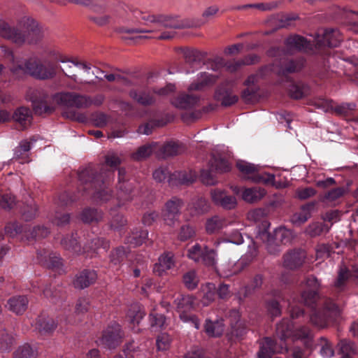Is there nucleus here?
Returning a JSON list of instances; mask_svg holds the SVG:
<instances>
[{"mask_svg":"<svg viewBox=\"0 0 358 358\" xmlns=\"http://www.w3.org/2000/svg\"><path fill=\"white\" fill-rule=\"evenodd\" d=\"M209 164L211 166L212 171L220 173L228 172L231 169V165L228 161L221 157H216L215 155L211 157Z\"/></svg>","mask_w":358,"mask_h":358,"instance_id":"43","label":"nucleus"},{"mask_svg":"<svg viewBox=\"0 0 358 358\" xmlns=\"http://www.w3.org/2000/svg\"><path fill=\"white\" fill-rule=\"evenodd\" d=\"M69 3L90 7L94 11L98 12L106 7L105 0H66Z\"/></svg>","mask_w":358,"mask_h":358,"instance_id":"53","label":"nucleus"},{"mask_svg":"<svg viewBox=\"0 0 358 358\" xmlns=\"http://www.w3.org/2000/svg\"><path fill=\"white\" fill-rule=\"evenodd\" d=\"M37 213L38 206L34 201H31L22 210V217L26 221L34 219L36 216Z\"/></svg>","mask_w":358,"mask_h":358,"instance_id":"61","label":"nucleus"},{"mask_svg":"<svg viewBox=\"0 0 358 358\" xmlns=\"http://www.w3.org/2000/svg\"><path fill=\"white\" fill-rule=\"evenodd\" d=\"M342 41V37L337 29H326L318 33L315 36L313 43L315 48L322 47H336Z\"/></svg>","mask_w":358,"mask_h":358,"instance_id":"10","label":"nucleus"},{"mask_svg":"<svg viewBox=\"0 0 358 358\" xmlns=\"http://www.w3.org/2000/svg\"><path fill=\"white\" fill-rule=\"evenodd\" d=\"M38 262L48 268H58L62 265V259L47 251H41L37 253Z\"/></svg>","mask_w":358,"mask_h":358,"instance_id":"31","label":"nucleus"},{"mask_svg":"<svg viewBox=\"0 0 358 358\" xmlns=\"http://www.w3.org/2000/svg\"><path fill=\"white\" fill-rule=\"evenodd\" d=\"M145 315L144 311L138 303L132 304L127 314L129 322L133 325L139 324Z\"/></svg>","mask_w":358,"mask_h":358,"instance_id":"45","label":"nucleus"},{"mask_svg":"<svg viewBox=\"0 0 358 358\" xmlns=\"http://www.w3.org/2000/svg\"><path fill=\"white\" fill-rule=\"evenodd\" d=\"M159 151V155L162 158H166L182 153L185 148L178 142L170 141L162 146Z\"/></svg>","mask_w":358,"mask_h":358,"instance_id":"30","label":"nucleus"},{"mask_svg":"<svg viewBox=\"0 0 358 358\" xmlns=\"http://www.w3.org/2000/svg\"><path fill=\"white\" fill-rule=\"evenodd\" d=\"M105 163L110 168L116 169L122 163V158L117 152L110 151L105 156Z\"/></svg>","mask_w":358,"mask_h":358,"instance_id":"64","label":"nucleus"},{"mask_svg":"<svg viewBox=\"0 0 358 358\" xmlns=\"http://www.w3.org/2000/svg\"><path fill=\"white\" fill-rule=\"evenodd\" d=\"M199 101L198 96L182 94L173 99L171 103L177 108L188 110L196 106Z\"/></svg>","mask_w":358,"mask_h":358,"instance_id":"23","label":"nucleus"},{"mask_svg":"<svg viewBox=\"0 0 358 358\" xmlns=\"http://www.w3.org/2000/svg\"><path fill=\"white\" fill-rule=\"evenodd\" d=\"M80 218L85 223L97 222L103 218V213L96 209L86 208L82 212Z\"/></svg>","mask_w":358,"mask_h":358,"instance_id":"51","label":"nucleus"},{"mask_svg":"<svg viewBox=\"0 0 358 358\" xmlns=\"http://www.w3.org/2000/svg\"><path fill=\"white\" fill-rule=\"evenodd\" d=\"M236 166L243 174L247 176L249 178H251L255 182H266L274 178L273 175H267V178L263 176H257L260 167L258 165L245 161H238Z\"/></svg>","mask_w":358,"mask_h":358,"instance_id":"13","label":"nucleus"},{"mask_svg":"<svg viewBox=\"0 0 358 358\" xmlns=\"http://www.w3.org/2000/svg\"><path fill=\"white\" fill-rule=\"evenodd\" d=\"M71 107L87 108L92 105V98L72 92Z\"/></svg>","mask_w":358,"mask_h":358,"instance_id":"59","label":"nucleus"},{"mask_svg":"<svg viewBox=\"0 0 358 358\" xmlns=\"http://www.w3.org/2000/svg\"><path fill=\"white\" fill-rule=\"evenodd\" d=\"M304 64L305 60L301 57L295 60H283L280 62V73L286 74L299 71L303 67Z\"/></svg>","mask_w":358,"mask_h":358,"instance_id":"33","label":"nucleus"},{"mask_svg":"<svg viewBox=\"0 0 358 358\" xmlns=\"http://www.w3.org/2000/svg\"><path fill=\"white\" fill-rule=\"evenodd\" d=\"M36 350L28 344L19 347L14 356L15 358H36Z\"/></svg>","mask_w":358,"mask_h":358,"instance_id":"58","label":"nucleus"},{"mask_svg":"<svg viewBox=\"0 0 358 358\" xmlns=\"http://www.w3.org/2000/svg\"><path fill=\"white\" fill-rule=\"evenodd\" d=\"M125 169L120 168L118 169V194L115 199L117 203L115 208H120L124 204L125 201L131 199V194L133 192V183L131 181L126 180L124 176Z\"/></svg>","mask_w":358,"mask_h":358,"instance_id":"11","label":"nucleus"},{"mask_svg":"<svg viewBox=\"0 0 358 358\" xmlns=\"http://www.w3.org/2000/svg\"><path fill=\"white\" fill-rule=\"evenodd\" d=\"M183 55L186 63L189 65L197 67L201 64V55L198 50L187 49L184 50Z\"/></svg>","mask_w":358,"mask_h":358,"instance_id":"54","label":"nucleus"},{"mask_svg":"<svg viewBox=\"0 0 358 358\" xmlns=\"http://www.w3.org/2000/svg\"><path fill=\"white\" fill-rule=\"evenodd\" d=\"M306 289L301 294V301L307 306L315 303L318 296L320 283L315 276H308L306 279Z\"/></svg>","mask_w":358,"mask_h":358,"instance_id":"12","label":"nucleus"},{"mask_svg":"<svg viewBox=\"0 0 358 358\" xmlns=\"http://www.w3.org/2000/svg\"><path fill=\"white\" fill-rule=\"evenodd\" d=\"M0 36L17 45L36 43L43 36V31L38 23L29 16L20 18L15 25L0 22Z\"/></svg>","mask_w":358,"mask_h":358,"instance_id":"1","label":"nucleus"},{"mask_svg":"<svg viewBox=\"0 0 358 358\" xmlns=\"http://www.w3.org/2000/svg\"><path fill=\"white\" fill-rule=\"evenodd\" d=\"M285 45L289 51L295 50L309 52L313 50V44L301 36H292L288 37L285 41Z\"/></svg>","mask_w":358,"mask_h":358,"instance_id":"19","label":"nucleus"},{"mask_svg":"<svg viewBox=\"0 0 358 358\" xmlns=\"http://www.w3.org/2000/svg\"><path fill=\"white\" fill-rule=\"evenodd\" d=\"M287 350V345L281 344L278 347L271 338L266 337L260 343L257 356L258 358H270L273 353H283Z\"/></svg>","mask_w":358,"mask_h":358,"instance_id":"16","label":"nucleus"},{"mask_svg":"<svg viewBox=\"0 0 358 358\" xmlns=\"http://www.w3.org/2000/svg\"><path fill=\"white\" fill-rule=\"evenodd\" d=\"M182 282L186 288L193 290L198 286L199 279L196 271L191 270L183 275Z\"/></svg>","mask_w":358,"mask_h":358,"instance_id":"56","label":"nucleus"},{"mask_svg":"<svg viewBox=\"0 0 358 358\" xmlns=\"http://www.w3.org/2000/svg\"><path fill=\"white\" fill-rule=\"evenodd\" d=\"M216 80V76L208 73H201L196 82L192 83L188 87L189 91H199L203 90L205 87L214 83Z\"/></svg>","mask_w":358,"mask_h":358,"instance_id":"35","label":"nucleus"},{"mask_svg":"<svg viewBox=\"0 0 358 358\" xmlns=\"http://www.w3.org/2000/svg\"><path fill=\"white\" fill-rule=\"evenodd\" d=\"M111 15H104L100 17H92V20L98 25L103 26L108 22H110V20L115 17H119L122 15L124 9L122 4H119L116 8H108Z\"/></svg>","mask_w":358,"mask_h":358,"instance_id":"41","label":"nucleus"},{"mask_svg":"<svg viewBox=\"0 0 358 358\" xmlns=\"http://www.w3.org/2000/svg\"><path fill=\"white\" fill-rule=\"evenodd\" d=\"M93 199L97 203H106L110 199L115 200L112 199L111 191L104 181L101 183V187H98L96 189L93 194Z\"/></svg>","mask_w":358,"mask_h":358,"instance_id":"39","label":"nucleus"},{"mask_svg":"<svg viewBox=\"0 0 358 358\" xmlns=\"http://www.w3.org/2000/svg\"><path fill=\"white\" fill-rule=\"evenodd\" d=\"M216 257L215 251L205 246L201 262L207 266H214L216 264Z\"/></svg>","mask_w":358,"mask_h":358,"instance_id":"63","label":"nucleus"},{"mask_svg":"<svg viewBox=\"0 0 358 358\" xmlns=\"http://www.w3.org/2000/svg\"><path fill=\"white\" fill-rule=\"evenodd\" d=\"M97 278L94 271L85 270L79 273L74 280V286L76 288L84 289L93 283Z\"/></svg>","mask_w":358,"mask_h":358,"instance_id":"29","label":"nucleus"},{"mask_svg":"<svg viewBox=\"0 0 358 358\" xmlns=\"http://www.w3.org/2000/svg\"><path fill=\"white\" fill-rule=\"evenodd\" d=\"M259 57L255 54L248 55L241 59L229 61L224 64V68L229 72L233 73L244 65H251L259 62Z\"/></svg>","mask_w":358,"mask_h":358,"instance_id":"26","label":"nucleus"},{"mask_svg":"<svg viewBox=\"0 0 358 358\" xmlns=\"http://www.w3.org/2000/svg\"><path fill=\"white\" fill-rule=\"evenodd\" d=\"M61 244L65 250H70L74 253H80L81 248L78 244L77 234H72L71 236L64 237Z\"/></svg>","mask_w":358,"mask_h":358,"instance_id":"52","label":"nucleus"},{"mask_svg":"<svg viewBox=\"0 0 358 358\" xmlns=\"http://www.w3.org/2000/svg\"><path fill=\"white\" fill-rule=\"evenodd\" d=\"M276 333L281 341L292 337L294 340H302L307 343L312 338L311 331L308 328L301 327L294 330L293 322L288 319H283L277 324Z\"/></svg>","mask_w":358,"mask_h":358,"instance_id":"5","label":"nucleus"},{"mask_svg":"<svg viewBox=\"0 0 358 358\" xmlns=\"http://www.w3.org/2000/svg\"><path fill=\"white\" fill-rule=\"evenodd\" d=\"M13 118L23 128H25L31 123V111L27 108L21 107L15 111L13 115Z\"/></svg>","mask_w":358,"mask_h":358,"instance_id":"46","label":"nucleus"},{"mask_svg":"<svg viewBox=\"0 0 358 358\" xmlns=\"http://www.w3.org/2000/svg\"><path fill=\"white\" fill-rule=\"evenodd\" d=\"M78 179L83 184L89 183V187H93L96 189L98 187H101L103 182L102 176H94V171L91 168H87L78 173Z\"/></svg>","mask_w":358,"mask_h":358,"instance_id":"25","label":"nucleus"},{"mask_svg":"<svg viewBox=\"0 0 358 358\" xmlns=\"http://www.w3.org/2000/svg\"><path fill=\"white\" fill-rule=\"evenodd\" d=\"M259 236L262 240L266 239V248L268 253L275 255L280 252L281 249L278 244L279 242L275 239V237H271L266 230L262 231Z\"/></svg>","mask_w":358,"mask_h":358,"instance_id":"47","label":"nucleus"},{"mask_svg":"<svg viewBox=\"0 0 358 358\" xmlns=\"http://www.w3.org/2000/svg\"><path fill=\"white\" fill-rule=\"evenodd\" d=\"M123 337L120 325L114 322L103 331L100 342L108 349H115L122 343Z\"/></svg>","mask_w":358,"mask_h":358,"instance_id":"9","label":"nucleus"},{"mask_svg":"<svg viewBox=\"0 0 358 358\" xmlns=\"http://www.w3.org/2000/svg\"><path fill=\"white\" fill-rule=\"evenodd\" d=\"M306 258L305 250L301 249L290 250L283 257V266L290 270L296 269L303 265Z\"/></svg>","mask_w":358,"mask_h":358,"instance_id":"14","label":"nucleus"},{"mask_svg":"<svg viewBox=\"0 0 358 358\" xmlns=\"http://www.w3.org/2000/svg\"><path fill=\"white\" fill-rule=\"evenodd\" d=\"M274 237L276 241L282 244H287L292 242L295 237V234L291 229L280 227L275 229Z\"/></svg>","mask_w":358,"mask_h":358,"instance_id":"48","label":"nucleus"},{"mask_svg":"<svg viewBox=\"0 0 358 358\" xmlns=\"http://www.w3.org/2000/svg\"><path fill=\"white\" fill-rule=\"evenodd\" d=\"M350 266L351 271L345 264L341 266L337 280L334 284L336 288L341 289L348 278H352L358 283V262L351 264Z\"/></svg>","mask_w":358,"mask_h":358,"instance_id":"17","label":"nucleus"},{"mask_svg":"<svg viewBox=\"0 0 358 358\" xmlns=\"http://www.w3.org/2000/svg\"><path fill=\"white\" fill-rule=\"evenodd\" d=\"M183 206L184 201L176 196L172 197L166 202L162 212V217L167 225L173 227L176 223L179 222V217Z\"/></svg>","mask_w":358,"mask_h":358,"instance_id":"8","label":"nucleus"},{"mask_svg":"<svg viewBox=\"0 0 358 358\" xmlns=\"http://www.w3.org/2000/svg\"><path fill=\"white\" fill-rule=\"evenodd\" d=\"M314 208V203H308L303 206L300 212L294 213L292 217V222L296 224L304 223L310 217L311 210Z\"/></svg>","mask_w":358,"mask_h":358,"instance_id":"44","label":"nucleus"},{"mask_svg":"<svg viewBox=\"0 0 358 358\" xmlns=\"http://www.w3.org/2000/svg\"><path fill=\"white\" fill-rule=\"evenodd\" d=\"M309 87L303 83L292 85L289 88L290 96L296 99H301L309 94Z\"/></svg>","mask_w":358,"mask_h":358,"instance_id":"55","label":"nucleus"},{"mask_svg":"<svg viewBox=\"0 0 358 358\" xmlns=\"http://www.w3.org/2000/svg\"><path fill=\"white\" fill-rule=\"evenodd\" d=\"M157 144L145 145L140 147L138 150L131 155L134 160H141L149 157L156 150Z\"/></svg>","mask_w":358,"mask_h":358,"instance_id":"57","label":"nucleus"},{"mask_svg":"<svg viewBox=\"0 0 358 358\" xmlns=\"http://www.w3.org/2000/svg\"><path fill=\"white\" fill-rule=\"evenodd\" d=\"M229 224H231V222L226 217L214 215L206 220V230L208 234H215Z\"/></svg>","mask_w":358,"mask_h":358,"instance_id":"27","label":"nucleus"},{"mask_svg":"<svg viewBox=\"0 0 358 358\" xmlns=\"http://www.w3.org/2000/svg\"><path fill=\"white\" fill-rule=\"evenodd\" d=\"M34 325L41 334L52 333L57 327L55 320L45 314L39 315Z\"/></svg>","mask_w":358,"mask_h":358,"instance_id":"24","label":"nucleus"},{"mask_svg":"<svg viewBox=\"0 0 358 358\" xmlns=\"http://www.w3.org/2000/svg\"><path fill=\"white\" fill-rule=\"evenodd\" d=\"M340 313L341 310L338 306L330 301L327 303L322 310L312 314L310 322L317 327L324 328L330 323L335 322Z\"/></svg>","mask_w":358,"mask_h":358,"instance_id":"7","label":"nucleus"},{"mask_svg":"<svg viewBox=\"0 0 358 358\" xmlns=\"http://www.w3.org/2000/svg\"><path fill=\"white\" fill-rule=\"evenodd\" d=\"M245 266L243 259L237 262L228 261L221 264L217 271L222 277L229 278L241 272Z\"/></svg>","mask_w":358,"mask_h":358,"instance_id":"21","label":"nucleus"},{"mask_svg":"<svg viewBox=\"0 0 358 358\" xmlns=\"http://www.w3.org/2000/svg\"><path fill=\"white\" fill-rule=\"evenodd\" d=\"M266 194L264 189L252 187L245 189L242 193L243 199L248 203H256L260 201Z\"/></svg>","mask_w":358,"mask_h":358,"instance_id":"36","label":"nucleus"},{"mask_svg":"<svg viewBox=\"0 0 358 358\" xmlns=\"http://www.w3.org/2000/svg\"><path fill=\"white\" fill-rule=\"evenodd\" d=\"M205 331L208 336L211 337H217L222 334L224 329V325L222 320L212 321L206 319L204 325Z\"/></svg>","mask_w":358,"mask_h":358,"instance_id":"34","label":"nucleus"},{"mask_svg":"<svg viewBox=\"0 0 358 358\" xmlns=\"http://www.w3.org/2000/svg\"><path fill=\"white\" fill-rule=\"evenodd\" d=\"M101 248L104 250H107L109 248V243L103 238L96 237L92 240L89 246L83 248V252H91L90 256L92 257L94 256L95 251Z\"/></svg>","mask_w":358,"mask_h":358,"instance_id":"49","label":"nucleus"},{"mask_svg":"<svg viewBox=\"0 0 358 358\" xmlns=\"http://www.w3.org/2000/svg\"><path fill=\"white\" fill-rule=\"evenodd\" d=\"M173 255L171 252L164 253L159 257L158 263H156L153 271L158 275H162L164 272L171 269L174 266Z\"/></svg>","mask_w":358,"mask_h":358,"instance_id":"28","label":"nucleus"},{"mask_svg":"<svg viewBox=\"0 0 358 358\" xmlns=\"http://www.w3.org/2000/svg\"><path fill=\"white\" fill-rule=\"evenodd\" d=\"M348 192L345 187H338L327 191L322 198V201L327 205L334 206L341 202L342 198Z\"/></svg>","mask_w":358,"mask_h":358,"instance_id":"22","label":"nucleus"},{"mask_svg":"<svg viewBox=\"0 0 358 358\" xmlns=\"http://www.w3.org/2000/svg\"><path fill=\"white\" fill-rule=\"evenodd\" d=\"M204 248H202L198 243H196L187 250V257L195 262H199L201 260Z\"/></svg>","mask_w":358,"mask_h":358,"instance_id":"62","label":"nucleus"},{"mask_svg":"<svg viewBox=\"0 0 358 358\" xmlns=\"http://www.w3.org/2000/svg\"><path fill=\"white\" fill-rule=\"evenodd\" d=\"M72 92H59L49 96L43 90L34 92L31 102L34 112L38 115L50 113L55 110V106L71 107Z\"/></svg>","mask_w":358,"mask_h":358,"instance_id":"3","label":"nucleus"},{"mask_svg":"<svg viewBox=\"0 0 358 358\" xmlns=\"http://www.w3.org/2000/svg\"><path fill=\"white\" fill-rule=\"evenodd\" d=\"M240 313L236 310H231L229 313V320L231 325L230 339L240 338L246 331L245 324L240 321Z\"/></svg>","mask_w":358,"mask_h":358,"instance_id":"18","label":"nucleus"},{"mask_svg":"<svg viewBox=\"0 0 358 358\" xmlns=\"http://www.w3.org/2000/svg\"><path fill=\"white\" fill-rule=\"evenodd\" d=\"M215 285L211 282H207L201 287V293L202 294L201 303L203 306H208L213 302L216 295Z\"/></svg>","mask_w":358,"mask_h":358,"instance_id":"37","label":"nucleus"},{"mask_svg":"<svg viewBox=\"0 0 358 358\" xmlns=\"http://www.w3.org/2000/svg\"><path fill=\"white\" fill-rule=\"evenodd\" d=\"M215 98L221 101L222 105L229 106L237 102L238 96L234 94L231 91L219 89L215 92Z\"/></svg>","mask_w":358,"mask_h":358,"instance_id":"40","label":"nucleus"},{"mask_svg":"<svg viewBox=\"0 0 358 358\" xmlns=\"http://www.w3.org/2000/svg\"><path fill=\"white\" fill-rule=\"evenodd\" d=\"M148 232L147 230H134L131 234L127 238V243L136 247L143 244L147 239Z\"/></svg>","mask_w":358,"mask_h":358,"instance_id":"50","label":"nucleus"},{"mask_svg":"<svg viewBox=\"0 0 358 358\" xmlns=\"http://www.w3.org/2000/svg\"><path fill=\"white\" fill-rule=\"evenodd\" d=\"M210 208L208 201L203 198H198L188 205V209L192 215L206 213L210 210Z\"/></svg>","mask_w":358,"mask_h":358,"instance_id":"38","label":"nucleus"},{"mask_svg":"<svg viewBox=\"0 0 358 358\" xmlns=\"http://www.w3.org/2000/svg\"><path fill=\"white\" fill-rule=\"evenodd\" d=\"M175 303L180 319L184 322H191L196 329H199V319L196 315L189 313L194 308L195 298L192 295H180L176 299Z\"/></svg>","mask_w":358,"mask_h":358,"instance_id":"6","label":"nucleus"},{"mask_svg":"<svg viewBox=\"0 0 358 358\" xmlns=\"http://www.w3.org/2000/svg\"><path fill=\"white\" fill-rule=\"evenodd\" d=\"M211 199L215 204L222 208L231 210L236 207V199L231 195H228L224 190L215 189L210 192Z\"/></svg>","mask_w":358,"mask_h":358,"instance_id":"15","label":"nucleus"},{"mask_svg":"<svg viewBox=\"0 0 358 358\" xmlns=\"http://www.w3.org/2000/svg\"><path fill=\"white\" fill-rule=\"evenodd\" d=\"M153 178L158 182L167 181L171 186L189 185L196 179V174L192 171H179L171 173L168 167L161 166L155 170Z\"/></svg>","mask_w":358,"mask_h":358,"instance_id":"4","label":"nucleus"},{"mask_svg":"<svg viewBox=\"0 0 358 358\" xmlns=\"http://www.w3.org/2000/svg\"><path fill=\"white\" fill-rule=\"evenodd\" d=\"M130 96L143 106H150L155 103V99L150 92L141 90H131L129 92Z\"/></svg>","mask_w":358,"mask_h":358,"instance_id":"42","label":"nucleus"},{"mask_svg":"<svg viewBox=\"0 0 358 358\" xmlns=\"http://www.w3.org/2000/svg\"><path fill=\"white\" fill-rule=\"evenodd\" d=\"M319 345L321 346L320 353L324 358H331L334 355L333 345L326 338L321 337Z\"/></svg>","mask_w":358,"mask_h":358,"instance_id":"60","label":"nucleus"},{"mask_svg":"<svg viewBox=\"0 0 358 358\" xmlns=\"http://www.w3.org/2000/svg\"><path fill=\"white\" fill-rule=\"evenodd\" d=\"M1 50L5 60L11 64L10 69L14 73L22 71L38 80H49L56 75L52 65L43 63L36 57L18 59L15 57L13 51L8 47L2 45Z\"/></svg>","mask_w":358,"mask_h":358,"instance_id":"2","label":"nucleus"},{"mask_svg":"<svg viewBox=\"0 0 358 358\" xmlns=\"http://www.w3.org/2000/svg\"><path fill=\"white\" fill-rule=\"evenodd\" d=\"M157 27H164L171 29H184L194 27L199 24H193L188 20H179L177 17L169 16H157Z\"/></svg>","mask_w":358,"mask_h":358,"instance_id":"20","label":"nucleus"},{"mask_svg":"<svg viewBox=\"0 0 358 358\" xmlns=\"http://www.w3.org/2000/svg\"><path fill=\"white\" fill-rule=\"evenodd\" d=\"M28 305V299L24 296H16L8 301V309L15 314L24 313Z\"/></svg>","mask_w":358,"mask_h":358,"instance_id":"32","label":"nucleus"}]
</instances>
